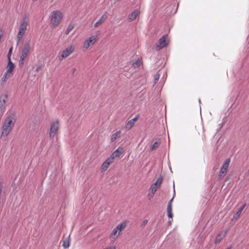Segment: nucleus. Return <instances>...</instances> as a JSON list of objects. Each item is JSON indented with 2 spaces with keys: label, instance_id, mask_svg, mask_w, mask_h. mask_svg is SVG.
I'll return each instance as SVG.
<instances>
[{
  "label": "nucleus",
  "instance_id": "1",
  "mask_svg": "<svg viewBox=\"0 0 249 249\" xmlns=\"http://www.w3.org/2000/svg\"><path fill=\"white\" fill-rule=\"evenodd\" d=\"M16 121L15 114L9 115L4 121L2 127L1 136L6 137L12 129Z\"/></svg>",
  "mask_w": 249,
  "mask_h": 249
},
{
  "label": "nucleus",
  "instance_id": "2",
  "mask_svg": "<svg viewBox=\"0 0 249 249\" xmlns=\"http://www.w3.org/2000/svg\"><path fill=\"white\" fill-rule=\"evenodd\" d=\"M63 19L62 13L58 10L52 12L49 15L50 23L52 27H57Z\"/></svg>",
  "mask_w": 249,
  "mask_h": 249
},
{
  "label": "nucleus",
  "instance_id": "3",
  "mask_svg": "<svg viewBox=\"0 0 249 249\" xmlns=\"http://www.w3.org/2000/svg\"><path fill=\"white\" fill-rule=\"evenodd\" d=\"M31 43L30 41L25 43L24 47L22 50L20 56V59L19 61V67H22L25 61V59L28 57L30 51L31 50Z\"/></svg>",
  "mask_w": 249,
  "mask_h": 249
},
{
  "label": "nucleus",
  "instance_id": "4",
  "mask_svg": "<svg viewBox=\"0 0 249 249\" xmlns=\"http://www.w3.org/2000/svg\"><path fill=\"white\" fill-rule=\"evenodd\" d=\"M28 25V22L26 20L25 18H24L20 25L19 30L17 35V44L22 41L23 36L25 34V32L27 30V26Z\"/></svg>",
  "mask_w": 249,
  "mask_h": 249
},
{
  "label": "nucleus",
  "instance_id": "5",
  "mask_svg": "<svg viewBox=\"0 0 249 249\" xmlns=\"http://www.w3.org/2000/svg\"><path fill=\"white\" fill-rule=\"evenodd\" d=\"M230 163V159H227L223 163L218 175V178L219 179L222 178L227 174L228 169Z\"/></svg>",
  "mask_w": 249,
  "mask_h": 249
},
{
  "label": "nucleus",
  "instance_id": "6",
  "mask_svg": "<svg viewBox=\"0 0 249 249\" xmlns=\"http://www.w3.org/2000/svg\"><path fill=\"white\" fill-rule=\"evenodd\" d=\"M162 180V177L160 176L157 181L151 185L150 188L151 194H148V196H150L151 197L153 196L157 189L160 186Z\"/></svg>",
  "mask_w": 249,
  "mask_h": 249
},
{
  "label": "nucleus",
  "instance_id": "7",
  "mask_svg": "<svg viewBox=\"0 0 249 249\" xmlns=\"http://www.w3.org/2000/svg\"><path fill=\"white\" fill-rule=\"evenodd\" d=\"M167 36H163L159 39L158 43L155 46V49L157 51H160L167 45L168 40L167 39Z\"/></svg>",
  "mask_w": 249,
  "mask_h": 249
},
{
  "label": "nucleus",
  "instance_id": "8",
  "mask_svg": "<svg viewBox=\"0 0 249 249\" xmlns=\"http://www.w3.org/2000/svg\"><path fill=\"white\" fill-rule=\"evenodd\" d=\"M194 135L198 137L200 140L203 141L205 139V136L204 135V131L202 126L199 125L196 127V130L194 132Z\"/></svg>",
  "mask_w": 249,
  "mask_h": 249
},
{
  "label": "nucleus",
  "instance_id": "9",
  "mask_svg": "<svg viewBox=\"0 0 249 249\" xmlns=\"http://www.w3.org/2000/svg\"><path fill=\"white\" fill-rule=\"evenodd\" d=\"M74 46L71 45L68 48H66L64 51L61 52L60 55L61 59L66 58L71 54L74 51Z\"/></svg>",
  "mask_w": 249,
  "mask_h": 249
},
{
  "label": "nucleus",
  "instance_id": "10",
  "mask_svg": "<svg viewBox=\"0 0 249 249\" xmlns=\"http://www.w3.org/2000/svg\"><path fill=\"white\" fill-rule=\"evenodd\" d=\"M59 126V124L58 121H56L52 124L49 133V137L50 138H52L54 137V135L58 130Z\"/></svg>",
  "mask_w": 249,
  "mask_h": 249
},
{
  "label": "nucleus",
  "instance_id": "11",
  "mask_svg": "<svg viewBox=\"0 0 249 249\" xmlns=\"http://www.w3.org/2000/svg\"><path fill=\"white\" fill-rule=\"evenodd\" d=\"M97 40V37L95 36H92L87 39L84 43L83 47L85 49H88L91 45H93Z\"/></svg>",
  "mask_w": 249,
  "mask_h": 249
},
{
  "label": "nucleus",
  "instance_id": "12",
  "mask_svg": "<svg viewBox=\"0 0 249 249\" xmlns=\"http://www.w3.org/2000/svg\"><path fill=\"white\" fill-rule=\"evenodd\" d=\"M124 152L123 148L119 147L117 149L115 150L114 152L109 157L113 160L115 158H118Z\"/></svg>",
  "mask_w": 249,
  "mask_h": 249
},
{
  "label": "nucleus",
  "instance_id": "13",
  "mask_svg": "<svg viewBox=\"0 0 249 249\" xmlns=\"http://www.w3.org/2000/svg\"><path fill=\"white\" fill-rule=\"evenodd\" d=\"M120 232L116 228L113 229L110 236V240L111 242H114L120 235Z\"/></svg>",
  "mask_w": 249,
  "mask_h": 249
},
{
  "label": "nucleus",
  "instance_id": "14",
  "mask_svg": "<svg viewBox=\"0 0 249 249\" xmlns=\"http://www.w3.org/2000/svg\"><path fill=\"white\" fill-rule=\"evenodd\" d=\"M113 162V160L109 157L104 161L102 165V172L107 170L110 164Z\"/></svg>",
  "mask_w": 249,
  "mask_h": 249
},
{
  "label": "nucleus",
  "instance_id": "15",
  "mask_svg": "<svg viewBox=\"0 0 249 249\" xmlns=\"http://www.w3.org/2000/svg\"><path fill=\"white\" fill-rule=\"evenodd\" d=\"M107 18V14L105 13L103 14V15L101 17V18L95 23L94 24V27L96 28L98 27L100 25L104 23L106 20Z\"/></svg>",
  "mask_w": 249,
  "mask_h": 249
},
{
  "label": "nucleus",
  "instance_id": "16",
  "mask_svg": "<svg viewBox=\"0 0 249 249\" xmlns=\"http://www.w3.org/2000/svg\"><path fill=\"white\" fill-rule=\"evenodd\" d=\"M227 233L226 231H225L224 232L222 231L220 233H219L217 236L216 237L215 240V244H219L223 238L225 237Z\"/></svg>",
  "mask_w": 249,
  "mask_h": 249
},
{
  "label": "nucleus",
  "instance_id": "17",
  "mask_svg": "<svg viewBox=\"0 0 249 249\" xmlns=\"http://www.w3.org/2000/svg\"><path fill=\"white\" fill-rule=\"evenodd\" d=\"M14 68V64L12 62L11 59H9L8 63L6 67L7 71L6 72H7V73L11 74V72Z\"/></svg>",
  "mask_w": 249,
  "mask_h": 249
},
{
  "label": "nucleus",
  "instance_id": "18",
  "mask_svg": "<svg viewBox=\"0 0 249 249\" xmlns=\"http://www.w3.org/2000/svg\"><path fill=\"white\" fill-rule=\"evenodd\" d=\"M173 200V198H172L169 201L167 208V215L168 216L169 218H172L173 217V214L172 213V203Z\"/></svg>",
  "mask_w": 249,
  "mask_h": 249
},
{
  "label": "nucleus",
  "instance_id": "19",
  "mask_svg": "<svg viewBox=\"0 0 249 249\" xmlns=\"http://www.w3.org/2000/svg\"><path fill=\"white\" fill-rule=\"evenodd\" d=\"M139 14V12L137 10H135L130 14L129 15L128 17V19L129 21H131L135 19L138 16Z\"/></svg>",
  "mask_w": 249,
  "mask_h": 249
},
{
  "label": "nucleus",
  "instance_id": "20",
  "mask_svg": "<svg viewBox=\"0 0 249 249\" xmlns=\"http://www.w3.org/2000/svg\"><path fill=\"white\" fill-rule=\"evenodd\" d=\"M7 96L5 95L3 98L0 99V112H2L4 109L7 100Z\"/></svg>",
  "mask_w": 249,
  "mask_h": 249
},
{
  "label": "nucleus",
  "instance_id": "21",
  "mask_svg": "<svg viewBox=\"0 0 249 249\" xmlns=\"http://www.w3.org/2000/svg\"><path fill=\"white\" fill-rule=\"evenodd\" d=\"M121 132L120 131H118L116 133L113 134L111 136L110 141L111 142H114L117 138H119L121 136Z\"/></svg>",
  "mask_w": 249,
  "mask_h": 249
},
{
  "label": "nucleus",
  "instance_id": "22",
  "mask_svg": "<svg viewBox=\"0 0 249 249\" xmlns=\"http://www.w3.org/2000/svg\"><path fill=\"white\" fill-rule=\"evenodd\" d=\"M245 206H246V204H244L242 207H241L239 209L238 211L236 212V213L233 216L234 218L236 219V218H238L239 217V216H240Z\"/></svg>",
  "mask_w": 249,
  "mask_h": 249
},
{
  "label": "nucleus",
  "instance_id": "23",
  "mask_svg": "<svg viewBox=\"0 0 249 249\" xmlns=\"http://www.w3.org/2000/svg\"><path fill=\"white\" fill-rule=\"evenodd\" d=\"M126 226L125 222H123L118 225L116 228L119 231L121 232Z\"/></svg>",
  "mask_w": 249,
  "mask_h": 249
},
{
  "label": "nucleus",
  "instance_id": "24",
  "mask_svg": "<svg viewBox=\"0 0 249 249\" xmlns=\"http://www.w3.org/2000/svg\"><path fill=\"white\" fill-rule=\"evenodd\" d=\"M11 74L5 72L1 79V82L4 83L6 82V80L8 79L11 76Z\"/></svg>",
  "mask_w": 249,
  "mask_h": 249
},
{
  "label": "nucleus",
  "instance_id": "25",
  "mask_svg": "<svg viewBox=\"0 0 249 249\" xmlns=\"http://www.w3.org/2000/svg\"><path fill=\"white\" fill-rule=\"evenodd\" d=\"M70 245V236L63 242V246L64 248H68Z\"/></svg>",
  "mask_w": 249,
  "mask_h": 249
},
{
  "label": "nucleus",
  "instance_id": "26",
  "mask_svg": "<svg viewBox=\"0 0 249 249\" xmlns=\"http://www.w3.org/2000/svg\"><path fill=\"white\" fill-rule=\"evenodd\" d=\"M160 143V140H159L155 142L150 148V151H153L157 148Z\"/></svg>",
  "mask_w": 249,
  "mask_h": 249
},
{
  "label": "nucleus",
  "instance_id": "27",
  "mask_svg": "<svg viewBox=\"0 0 249 249\" xmlns=\"http://www.w3.org/2000/svg\"><path fill=\"white\" fill-rule=\"evenodd\" d=\"M75 25L72 23L69 24L67 30L66 31V34L68 35L70 32L74 28Z\"/></svg>",
  "mask_w": 249,
  "mask_h": 249
},
{
  "label": "nucleus",
  "instance_id": "28",
  "mask_svg": "<svg viewBox=\"0 0 249 249\" xmlns=\"http://www.w3.org/2000/svg\"><path fill=\"white\" fill-rule=\"evenodd\" d=\"M134 123L131 120H129L125 126V128L127 130H130L134 125Z\"/></svg>",
  "mask_w": 249,
  "mask_h": 249
},
{
  "label": "nucleus",
  "instance_id": "29",
  "mask_svg": "<svg viewBox=\"0 0 249 249\" xmlns=\"http://www.w3.org/2000/svg\"><path fill=\"white\" fill-rule=\"evenodd\" d=\"M141 64V63L140 60L138 59V60H136L134 63H133V67L135 69L137 68L140 66Z\"/></svg>",
  "mask_w": 249,
  "mask_h": 249
},
{
  "label": "nucleus",
  "instance_id": "30",
  "mask_svg": "<svg viewBox=\"0 0 249 249\" xmlns=\"http://www.w3.org/2000/svg\"><path fill=\"white\" fill-rule=\"evenodd\" d=\"M160 74H156L155 75V77H154V82L155 83H157V82L158 81L159 78H160Z\"/></svg>",
  "mask_w": 249,
  "mask_h": 249
},
{
  "label": "nucleus",
  "instance_id": "31",
  "mask_svg": "<svg viewBox=\"0 0 249 249\" xmlns=\"http://www.w3.org/2000/svg\"><path fill=\"white\" fill-rule=\"evenodd\" d=\"M12 50H13V48L12 47H11L9 49V52H8V60H9V59H11L10 57H11V55L12 54Z\"/></svg>",
  "mask_w": 249,
  "mask_h": 249
},
{
  "label": "nucleus",
  "instance_id": "32",
  "mask_svg": "<svg viewBox=\"0 0 249 249\" xmlns=\"http://www.w3.org/2000/svg\"><path fill=\"white\" fill-rule=\"evenodd\" d=\"M147 222H148V220H146V219L142 221V224H141V226H142V227H144V226H145V225L147 223Z\"/></svg>",
  "mask_w": 249,
  "mask_h": 249
},
{
  "label": "nucleus",
  "instance_id": "33",
  "mask_svg": "<svg viewBox=\"0 0 249 249\" xmlns=\"http://www.w3.org/2000/svg\"><path fill=\"white\" fill-rule=\"evenodd\" d=\"M138 117H136L134 118L133 119H131L130 120L135 124V123L138 120Z\"/></svg>",
  "mask_w": 249,
  "mask_h": 249
},
{
  "label": "nucleus",
  "instance_id": "34",
  "mask_svg": "<svg viewBox=\"0 0 249 249\" xmlns=\"http://www.w3.org/2000/svg\"><path fill=\"white\" fill-rule=\"evenodd\" d=\"M41 68L42 67L41 66H39L36 68V71L37 72L39 71L41 69Z\"/></svg>",
  "mask_w": 249,
  "mask_h": 249
},
{
  "label": "nucleus",
  "instance_id": "35",
  "mask_svg": "<svg viewBox=\"0 0 249 249\" xmlns=\"http://www.w3.org/2000/svg\"><path fill=\"white\" fill-rule=\"evenodd\" d=\"M76 71V68H73V69H72V74H74V73H75V72Z\"/></svg>",
  "mask_w": 249,
  "mask_h": 249
},
{
  "label": "nucleus",
  "instance_id": "36",
  "mask_svg": "<svg viewBox=\"0 0 249 249\" xmlns=\"http://www.w3.org/2000/svg\"><path fill=\"white\" fill-rule=\"evenodd\" d=\"M169 223H171V221H169Z\"/></svg>",
  "mask_w": 249,
  "mask_h": 249
},
{
  "label": "nucleus",
  "instance_id": "37",
  "mask_svg": "<svg viewBox=\"0 0 249 249\" xmlns=\"http://www.w3.org/2000/svg\"><path fill=\"white\" fill-rule=\"evenodd\" d=\"M227 249H231V248H228Z\"/></svg>",
  "mask_w": 249,
  "mask_h": 249
}]
</instances>
